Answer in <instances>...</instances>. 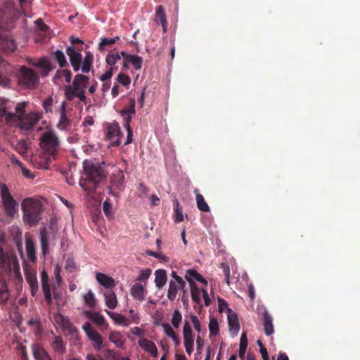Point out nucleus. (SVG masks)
<instances>
[{"mask_svg": "<svg viewBox=\"0 0 360 360\" xmlns=\"http://www.w3.org/2000/svg\"><path fill=\"white\" fill-rule=\"evenodd\" d=\"M83 169L79 186L86 192L94 193L96 186L105 178V172L101 166L89 160L83 162Z\"/></svg>", "mask_w": 360, "mask_h": 360, "instance_id": "1", "label": "nucleus"}, {"mask_svg": "<svg viewBox=\"0 0 360 360\" xmlns=\"http://www.w3.org/2000/svg\"><path fill=\"white\" fill-rule=\"evenodd\" d=\"M22 219L30 226H34L41 219L43 205L41 200L35 198H26L21 202Z\"/></svg>", "mask_w": 360, "mask_h": 360, "instance_id": "2", "label": "nucleus"}, {"mask_svg": "<svg viewBox=\"0 0 360 360\" xmlns=\"http://www.w3.org/2000/svg\"><path fill=\"white\" fill-rule=\"evenodd\" d=\"M0 117H5L7 122H17L18 126L25 130L31 129L39 120V117L36 113H29L20 116L11 112H8L6 107L0 105Z\"/></svg>", "mask_w": 360, "mask_h": 360, "instance_id": "3", "label": "nucleus"}, {"mask_svg": "<svg viewBox=\"0 0 360 360\" xmlns=\"http://www.w3.org/2000/svg\"><path fill=\"white\" fill-rule=\"evenodd\" d=\"M40 146L46 154L54 159L60 148V143L53 131H46L41 134Z\"/></svg>", "mask_w": 360, "mask_h": 360, "instance_id": "4", "label": "nucleus"}, {"mask_svg": "<svg viewBox=\"0 0 360 360\" xmlns=\"http://www.w3.org/2000/svg\"><path fill=\"white\" fill-rule=\"evenodd\" d=\"M1 203L4 214L8 217L14 218L18 213L19 204L6 184L1 186Z\"/></svg>", "mask_w": 360, "mask_h": 360, "instance_id": "5", "label": "nucleus"}, {"mask_svg": "<svg viewBox=\"0 0 360 360\" xmlns=\"http://www.w3.org/2000/svg\"><path fill=\"white\" fill-rule=\"evenodd\" d=\"M18 83L22 87L34 89L39 83V76L33 70L22 65L18 73Z\"/></svg>", "mask_w": 360, "mask_h": 360, "instance_id": "6", "label": "nucleus"}, {"mask_svg": "<svg viewBox=\"0 0 360 360\" xmlns=\"http://www.w3.org/2000/svg\"><path fill=\"white\" fill-rule=\"evenodd\" d=\"M122 134L121 133L120 127L117 122L109 124L108 127V132L106 139L110 141L111 146H117L121 143V138Z\"/></svg>", "mask_w": 360, "mask_h": 360, "instance_id": "7", "label": "nucleus"}, {"mask_svg": "<svg viewBox=\"0 0 360 360\" xmlns=\"http://www.w3.org/2000/svg\"><path fill=\"white\" fill-rule=\"evenodd\" d=\"M184 342L186 352L188 355H191L193 352L194 347V336L192 333V329L190 323L185 321L183 328Z\"/></svg>", "mask_w": 360, "mask_h": 360, "instance_id": "8", "label": "nucleus"}, {"mask_svg": "<svg viewBox=\"0 0 360 360\" xmlns=\"http://www.w3.org/2000/svg\"><path fill=\"white\" fill-rule=\"evenodd\" d=\"M82 50V48L77 49L73 46H68L66 49V53L69 56L70 62L75 72H77L81 68L82 54L79 53Z\"/></svg>", "mask_w": 360, "mask_h": 360, "instance_id": "9", "label": "nucleus"}, {"mask_svg": "<svg viewBox=\"0 0 360 360\" xmlns=\"http://www.w3.org/2000/svg\"><path fill=\"white\" fill-rule=\"evenodd\" d=\"M60 119L57 124V128L60 131H70L71 129L72 121L68 118L66 110V103L63 102L60 105Z\"/></svg>", "mask_w": 360, "mask_h": 360, "instance_id": "10", "label": "nucleus"}, {"mask_svg": "<svg viewBox=\"0 0 360 360\" xmlns=\"http://www.w3.org/2000/svg\"><path fill=\"white\" fill-rule=\"evenodd\" d=\"M124 187V174L122 171H118L111 176L110 193L116 195L115 191H122Z\"/></svg>", "mask_w": 360, "mask_h": 360, "instance_id": "11", "label": "nucleus"}, {"mask_svg": "<svg viewBox=\"0 0 360 360\" xmlns=\"http://www.w3.org/2000/svg\"><path fill=\"white\" fill-rule=\"evenodd\" d=\"M27 62L30 65L40 68V74L42 77L47 76L53 69L50 61L46 58H41L37 62H34L32 58H27Z\"/></svg>", "mask_w": 360, "mask_h": 360, "instance_id": "12", "label": "nucleus"}, {"mask_svg": "<svg viewBox=\"0 0 360 360\" xmlns=\"http://www.w3.org/2000/svg\"><path fill=\"white\" fill-rule=\"evenodd\" d=\"M121 55L124 58L123 68L128 69V64H131L136 70H140L142 67L143 58L136 55L128 54L125 51H122Z\"/></svg>", "mask_w": 360, "mask_h": 360, "instance_id": "13", "label": "nucleus"}, {"mask_svg": "<svg viewBox=\"0 0 360 360\" xmlns=\"http://www.w3.org/2000/svg\"><path fill=\"white\" fill-rule=\"evenodd\" d=\"M186 287V282L181 281L178 283L177 281H169V288L167 290V297L170 301H174L176 299V295L179 290H182L184 292V288Z\"/></svg>", "mask_w": 360, "mask_h": 360, "instance_id": "14", "label": "nucleus"}, {"mask_svg": "<svg viewBox=\"0 0 360 360\" xmlns=\"http://www.w3.org/2000/svg\"><path fill=\"white\" fill-rule=\"evenodd\" d=\"M31 349L34 360H52L46 350L38 343L32 344Z\"/></svg>", "mask_w": 360, "mask_h": 360, "instance_id": "15", "label": "nucleus"}, {"mask_svg": "<svg viewBox=\"0 0 360 360\" xmlns=\"http://www.w3.org/2000/svg\"><path fill=\"white\" fill-rule=\"evenodd\" d=\"M138 343L140 347L150 353L153 357L156 358L158 356V349L153 342L148 340L146 338H142L139 340Z\"/></svg>", "mask_w": 360, "mask_h": 360, "instance_id": "16", "label": "nucleus"}, {"mask_svg": "<svg viewBox=\"0 0 360 360\" xmlns=\"http://www.w3.org/2000/svg\"><path fill=\"white\" fill-rule=\"evenodd\" d=\"M130 294L134 300L142 302L145 300L146 290L143 285L136 283L131 288Z\"/></svg>", "mask_w": 360, "mask_h": 360, "instance_id": "17", "label": "nucleus"}, {"mask_svg": "<svg viewBox=\"0 0 360 360\" xmlns=\"http://www.w3.org/2000/svg\"><path fill=\"white\" fill-rule=\"evenodd\" d=\"M186 280L189 283L190 285H196L195 281H199L205 285H207V281L197 272L195 269H188L186 272Z\"/></svg>", "mask_w": 360, "mask_h": 360, "instance_id": "18", "label": "nucleus"}, {"mask_svg": "<svg viewBox=\"0 0 360 360\" xmlns=\"http://www.w3.org/2000/svg\"><path fill=\"white\" fill-rule=\"evenodd\" d=\"M25 280L30 285L32 295L34 296L39 289L36 272L27 271L25 272Z\"/></svg>", "mask_w": 360, "mask_h": 360, "instance_id": "19", "label": "nucleus"}, {"mask_svg": "<svg viewBox=\"0 0 360 360\" xmlns=\"http://www.w3.org/2000/svg\"><path fill=\"white\" fill-rule=\"evenodd\" d=\"M88 82V77L79 74L77 75L73 81L75 88L72 89L70 86H68L65 90H83V89L86 88Z\"/></svg>", "mask_w": 360, "mask_h": 360, "instance_id": "20", "label": "nucleus"}, {"mask_svg": "<svg viewBox=\"0 0 360 360\" xmlns=\"http://www.w3.org/2000/svg\"><path fill=\"white\" fill-rule=\"evenodd\" d=\"M155 22L160 24L164 32H167V20L166 15L162 6L160 5L156 8Z\"/></svg>", "mask_w": 360, "mask_h": 360, "instance_id": "21", "label": "nucleus"}, {"mask_svg": "<svg viewBox=\"0 0 360 360\" xmlns=\"http://www.w3.org/2000/svg\"><path fill=\"white\" fill-rule=\"evenodd\" d=\"M135 98H129L128 104L120 111V114L123 117V121L124 122V118L126 117H129L131 119L132 118V115H135Z\"/></svg>", "mask_w": 360, "mask_h": 360, "instance_id": "22", "label": "nucleus"}, {"mask_svg": "<svg viewBox=\"0 0 360 360\" xmlns=\"http://www.w3.org/2000/svg\"><path fill=\"white\" fill-rule=\"evenodd\" d=\"M97 281L106 288H111L115 285V280L103 273H97L96 275Z\"/></svg>", "mask_w": 360, "mask_h": 360, "instance_id": "23", "label": "nucleus"}, {"mask_svg": "<svg viewBox=\"0 0 360 360\" xmlns=\"http://www.w3.org/2000/svg\"><path fill=\"white\" fill-rule=\"evenodd\" d=\"M264 318V328L266 335L269 336L274 332L273 326V319L270 314L267 311H264L263 313Z\"/></svg>", "mask_w": 360, "mask_h": 360, "instance_id": "24", "label": "nucleus"}, {"mask_svg": "<svg viewBox=\"0 0 360 360\" xmlns=\"http://www.w3.org/2000/svg\"><path fill=\"white\" fill-rule=\"evenodd\" d=\"M155 283L158 289H161L166 284L167 281V272L164 269H158L155 272Z\"/></svg>", "mask_w": 360, "mask_h": 360, "instance_id": "25", "label": "nucleus"}, {"mask_svg": "<svg viewBox=\"0 0 360 360\" xmlns=\"http://www.w3.org/2000/svg\"><path fill=\"white\" fill-rule=\"evenodd\" d=\"M105 303L110 309H115L117 305L115 293L112 290H108L104 292Z\"/></svg>", "mask_w": 360, "mask_h": 360, "instance_id": "26", "label": "nucleus"}, {"mask_svg": "<svg viewBox=\"0 0 360 360\" xmlns=\"http://www.w3.org/2000/svg\"><path fill=\"white\" fill-rule=\"evenodd\" d=\"M228 321L231 330L238 332L240 329V324L236 314L231 309H228Z\"/></svg>", "mask_w": 360, "mask_h": 360, "instance_id": "27", "label": "nucleus"}, {"mask_svg": "<svg viewBox=\"0 0 360 360\" xmlns=\"http://www.w3.org/2000/svg\"><path fill=\"white\" fill-rule=\"evenodd\" d=\"M106 312L108 316L118 325L128 326L131 323L130 320L122 314L109 311H106Z\"/></svg>", "mask_w": 360, "mask_h": 360, "instance_id": "28", "label": "nucleus"}, {"mask_svg": "<svg viewBox=\"0 0 360 360\" xmlns=\"http://www.w3.org/2000/svg\"><path fill=\"white\" fill-rule=\"evenodd\" d=\"M0 48L7 53H11L16 49V44L13 39L6 37L0 41Z\"/></svg>", "mask_w": 360, "mask_h": 360, "instance_id": "29", "label": "nucleus"}, {"mask_svg": "<svg viewBox=\"0 0 360 360\" xmlns=\"http://www.w3.org/2000/svg\"><path fill=\"white\" fill-rule=\"evenodd\" d=\"M49 233L44 228L40 230V243L42 254L45 256L49 252Z\"/></svg>", "mask_w": 360, "mask_h": 360, "instance_id": "30", "label": "nucleus"}, {"mask_svg": "<svg viewBox=\"0 0 360 360\" xmlns=\"http://www.w3.org/2000/svg\"><path fill=\"white\" fill-rule=\"evenodd\" d=\"M25 248L27 257L31 262L36 261V254H35V246L33 241L31 239H26L25 241Z\"/></svg>", "mask_w": 360, "mask_h": 360, "instance_id": "31", "label": "nucleus"}, {"mask_svg": "<svg viewBox=\"0 0 360 360\" xmlns=\"http://www.w3.org/2000/svg\"><path fill=\"white\" fill-rule=\"evenodd\" d=\"M198 190L195 191V199H196V203L198 208L204 212H210V209L206 201L205 200V198L200 193H197Z\"/></svg>", "mask_w": 360, "mask_h": 360, "instance_id": "32", "label": "nucleus"}, {"mask_svg": "<svg viewBox=\"0 0 360 360\" xmlns=\"http://www.w3.org/2000/svg\"><path fill=\"white\" fill-rule=\"evenodd\" d=\"M94 56L89 51L86 53V56L83 60H82V65L81 66L82 71L84 73H87L90 71L92 65Z\"/></svg>", "mask_w": 360, "mask_h": 360, "instance_id": "33", "label": "nucleus"}, {"mask_svg": "<svg viewBox=\"0 0 360 360\" xmlns=\"http://www.w3.org/2000/svg\"><path fill=\"white\" fill-rule=\"evenodd\" d=\"M109 340L113 342L117 347H122L124 344L121 333L117 331L110 332L109 334Z\"/></svg>", "mask_w": 360, "mask_h": 360, "instance_id": "34", "label": "nucleus"}, {"mask_svg": "<svg viewBox=\"0 0 360 360\" xmlns=\"http://www.w3.org/2000/svg\"><path fill=\"white\" fill-rule=\"evenodd\" d=\"M52 348L58 353L63 354L65 352V345L61 336L55 338L52 343Z\"/></svg>", "mask_w": 360, "mask_h": 360, "instance_id": "35", "label": "nucleus"}, {"mask_svg": "<svg viewBox=\"0 0 360 360\" xmlns=\"http://www.w3.org/2000/svg\"><path fill=\"white\" fill-rule=\"evenodd\" d=\"M88 338L94 342L93 345L96 349L100 350L101 349L103 338L100 333L95 330Z\"/></svg>", "mask_w": 360, "mask_h": 360, "instance_id": "36", "label": "nucleus"}, {"mask_svg": "<svg viewBox=\"0 0 360 360\" xmlns=\"http://www.w3.org/2000/svg\"><path fill=\"white\" fill-rule=\"evenodd\" d=\"M120 37L118 36L113 38H107L104 37L101 39V41L98 45V49L102 51H104L107 46H111L113 45Z\"/></svg>", "mask_w": 360, "mask_h": 360, "instance_id": "37", "label": "nucleus"}, {"mask_svg": "<svg viewBox=\"0 0 360 360\" xmlns=\"http://www.w3.org/2000/svg\"><path fill=\"white\" fill-rule=\"evenodd\" d=\"M248 347V338L245 333H243L240 337V347L238 355L240 358L243 359Z\"/></svg>", "mask_w": 360, "mask_h": 360, "instance_id": "38", "label": "nucleus"}, {"mask_svg": "<svg viewBox=\"0 0 360 360\" xmlns=\"http://www.w3.org/2000/svg\"><path fill=\"white\" fill-rule=\"evenodd\" d=\"M83 298L86 306L90 308L95 307L96 304V300L95 298L94 294L91 290H89L88 292L84 295Z\"/></svg>", "mask_w": 360, "mask_h": 360, "instance_id": "39", "label": "nucleus"}, {"mask_svg": "<svg viewBox=\"0 0 360 360\" xmlns=\"http://www.w3.org/2000/svg\"><path fill=\"white\" fill-rule=\"evenodd\" d=\"M130 122L131 118L129 117H126L124 118V126L127 131V138L126 142L124 143V145H127L132 142L133 131L130 127Z\"/></svg>", "mask_w": 360, "mask_h": 360, "instance_id": "40", "label": "nucleus"}, {"mask_svg": "<svg viewBox=\"0 0 360 360\" xmlns=\"http://www.w3.org/2000/svg\"><path fill=\"white\" fill-rule=\"evenodd\" d=\"M191 287V298L192 300L195 302L196 304H200L201 300H200V295L202 290H200V288L197 286V285H190Z\"/></svg>", "mask_w": 360, "mask_h": 360, "instance_id": "41", "label": "nucleus"}, {"mask_svg": "<svg viewBox=\"0 0 360 360\" xmlns=\"http://www.w3.org/2000/svg\"><path fill=\"white\" fill-rule=\"evenodd\" d=\"M10 297L7 285L4 283L0 288V303L6 304Z\"/></svg>", "mask_w": 360, "mask_h": 360, "instance_id": "42", "label": "nucleus"}, {"mask_svg": "<svg viewBox=\"0 0 360 360\" xmlns=\"http://www.w3.org/2000/svg\"><path fill=\"white\" fill-rule=\"evenodd\" d=\"M181 321H182L181 313L178 309H175L174 311V313H173V315H172V320H171L172 326L175 328H178L179 327L180 324H181Z\"/></svg>", "mask_w": 360, "mask_h": 360, "instance_id": "43", "label": "nucleus"}, {"mask_svg": "<svg viewBox=\"0 0 360 360\" xmlns=\"http://www.w3.org/2000/svg\"><path fill=\"white\" fill-rule=\"evenodd\" d=\"M121 53H110L106 56L105 61L108 65H113L121 59Z\"/></svg>", "mask_w": 360, "mask_h": 360, "instance_id": "44", "label": "nucleus"}, {"mask_svg": "<svg viewBox=\"0 0 360 360\" xmlns=\"http://www.w3.org/2000/svg\"><path fill=\"white\" fill-rule=\"evenodd\" d=\"M54 56L60 67L63 68L67 65L65 56L62 51H56L54 53Z\"/></svg>", "mask_w": 360, "mask_h": 360, "instance_id": "45", "label": "nucleus"}, {"mask_svg": "<svg viewBox=\"0 0 360 360\" xmlns=\"http://www.w3.org/2000/svg\"><path fill=\"white\" fill-rule=\"evenodd\" d=\"M209 330L211 335H216L219 332L218 321L216 319H210L209 323Z\"/></svg>", "mask_w": 360, "mask_h": 360, "instance_id": "46", "label": "nucleus"}, {"mask_svg": "<svg viewBox=\"0 0 360 360\" xmlns=\"http://www.w3.org/2000/svg\"><path fill=\"white\" fill-rule=\"evenodd\" d=\"M146 255L148 256H152L157 259H159L160 261L165 262V263L168 262L169 260V257L165 256V255H163L162 252H154L152 250H147Z\"/></svg>", "mask_w": 360, "mask_h": 360, "instance_id": "47", "label": "nucleus"}, {"mask_svg": "<svg viewBox=\"0 0 360 360\" xmlns=\"http://www.w3.org/2000/svg\"><path fill=\"white\" fill-rule=\"evenodd\" d=\"M151 273L152 270L150 269L141 270L136 280L138 281L146 282L151 275Z\"/></svg>", "mask_w": 360, "mask_h": 360, "instance_id": "48", "label": "nucleus"}, {"mask_svg": "<svg viewBox=\"0 0 360 360\" xmlns=\"http://www.w3.org/2000/svg\"><path fill=\"white\" fill-rule=\"evenodd\" d=\"M103 210L105 216L108 219H112L113 217L112 206L108 200L104 201Z\"/></svg>", "mask_w": 360, "mask_h": 360, "instance_id": "49", "label": "nucleus"}, {"mask_svg": "<svg viewBox=\"0 0 360 360\" xmlns=\"http://www.w3.org/2000/svg\"><path fill=\"white\" fill-rule=\"evenodd\" d=\"M117 81L119 83L122 84L124 86L127 87L131 83V78L123 73H120L117 75Z\"/></svg>", "mask_w": 360, "mask_h": 360, "instance_id": "50", "label": "nucleus"}, {"mask_svg": "<svg viewBox=\"0 0 360 360\" xmlns=\"http://www.w3.org/2000/svg\"><path fill=\"white\" fill-rule=\"evenodd\" d=\"M84 91H65L66 97L71 100L74 96L79 98L80 100L83 101L85 98Z\"/></svg>", "mask_w": 360, "mask_h": 360, "instance_id": "51", "label": "nucleus"}, {"mask_svg": "<svg viewBox=\"0 0 360 360\" xmlns=\"http://www.w3.org/2000/svg\"><path fill=\"white\" fill-rule=\"evenodd\" d=\"M221 268L223 270V272L225 276V281L227 284L230 283V268L229 266L226 263H221Z\"/></svg>", "mask_w": 360, "mask_h": 360, "instance_id": "52", "label": "nucleus"}, {"mask_svg": "<svg viewBox=\"0 0 360 360\" xmlns=\"http://www.w3.org/2000/svg\"><path fill=\"white\" fill-rule=\"evenodd\" d=\"M65 268L70 272H73L76 270L77 266L75 261L72 259L68 258L65 262Z\"/></svg>", "mask_w": 360, "mask_h": 360, "instance_id": "53", "label": "nucleus"}, {"mask_svg": "<svg viewBox=\"0 0 360 360\" xmlns=\"http://www.w3.org/2000/svg\"><path fill=\"white\" fill-rule=\"evenodd\" d=\"M162 326L164 330V333L169 338L174 336L176 333L173 330L172 326L168 323H162Z\"/></svg>", "mask_w": 360, "mask_h": 360, "instance_id": "54", "label": "nucleus"}, {"mask_svg": "<svg viewBox=\"0 0 360 360\" xmlns=\"http://www.w3.org/2000/svg\"><path fill=\"white\" fill-rule=\"evenodd\" d=\"M179 202H176V207L174 208V212H175L174 221L176 223H179V222L182 221L184 219V216H183L182 212L181 210H179Z\"/></svg>", "mask_w": 360, "mask_h": 360, "instance_id": "55", "label": "nucleus"}, {"mask_svg": "<svg viewBox=\"0 0 360 360\" xmlns=\"http://www.w3.org/2000/svg\"><path fill=\"white\" fill-rule=\"evenodd\" d=\"M191 321L193 324L194 329L197 332L200 333L201 325H200V322L198 318L195 315H191Z\"/></svg>", "mask_w": 360, "mask_h": 360, "instance_id": "56", "label": "nucleus"}, {"mask_svg": "<svg viewBox=\"0 0 360 360\" xmlns=\"http://www.w3.org/2000/svg\"><path fill=\"white\" fill-rule=\"evenodd\" d=\"M17 149H18V152L22 155L27 153V144H26L25 141H19V143L17 145Z\"/></svg>", "mask_w": 360, "mask_h": 360, "instance_id": "57", "label": "nucleus"}, {"mask_svg": "<svg viewBox=\"0 0 360 360\" xmlns=\"http://www.w3.org/2000/svg\"><path fill=\"white\" fill-rule=\"evenodd\" d=\"M25 105H26V103H25V102L19 103L17 104V105L15 106V112L18 114L17 116L25 115L24 113Z\"/></svg>", "mask_w": 360, "mask_h": 360, "instance_id": "58", "label": "nucleus"}, {"mask_svg": "<svg viewBox=\"0 0 360 360\" xmlns=\"http://www.w3.org/2000/svg\"><path fill=\"white\" fill-rule=\"evenodd\" d=\"M217 301H218V308H219V312H222L225 309H229L228 304L224 299L218 297Z\"/></svg>", "mask_w": 360, "mask_h": 360, "instance_id": "59", "label": "nucleus"}, {"mask_svg": "<svg viewBox=\"0 0 360 360\" xmlns=\"http://www.w3.org/2000/svg\"><path fill=\"white\" fill-rule=\"evenodd\" d=\"M112 76V68H110L105 73L103 74L100 77V79L104 82L109 80Z\"/></svg>", "mask_w": 360, "mask_h": 360, "instance_id": "60", "label": "nucleus"}, {"mask_svg": "<svg viewBox=\"0 0 360 360\" xmlns=\"http://www.w3.org/2000/svg\"><path fill=\"white\" fill-rule=\"evenodd\" d=\"M82 329L86 333V335L89 337L91 334H92L95 330L92 328L90 323L86 322L82 326Z\"/></svg>", "mask_w": 360, "mask_h": 360, "instance_id": "61", "label": "nucleus"}, {"mask_svg": "<svg viewBox=\"0 0 360 360\" xmlns=\"http://www.w3.org/2000/svg\"><path fill=\"white\" fill-rule=\"evenodd\" d=\"M52 104L53 98L51 97H49L44 101L43 106L46 112L51 110V107Z\"/></svg>", "mask_w": 360, "mask_h": 360, "instance_id": "62", "label": "nucleus"}, {"mask_svg": "<svg viewBox=\"0 0 360 360\" xmlns=\"http://www.w3.org/2000/svg\"><path fill=\"white\" fill-rule=\"evenodd\" d=\"M94 321L98 325H103L105 323V318L99 313H96L94 318Z\"/></svg>", "mask_w": 360, "mask_h": 360, "instance_id": "63", "label": "nucleus"}, {"mask_svg": "<svg viewBox=\"0 0 360 360\" xmlns=\"http://www.w3.org/2000/svg\"><path fill=\"white\" fill-rule=\"evenodd\" d=\"M11 80L4 77L3 75H0V86L4 88L8 87V84H10Z\"/></svg>", "mask_w": 360, "mask_h": 360, "instance_id": "64", "label": "nucleus"}]
</instances>
